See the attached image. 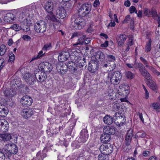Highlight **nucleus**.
<instances>
[{
	"label": "nucleus",
	"mask_w": 160,
	"mask_h": 160,
	"mask_svg": "<svg viewBox=\"0 0 160 160\" xmlns=\"http://www.w3.org/2000/svg\"><path fill=\"white\" fill-rule=\"evenodd\" d=\"M126 88H128V87L124 84H121L119 86V88L120 89V91L124 93L125 95L124 96H127L129 92L128 89H127Z\"/></svg>",
	"instance_id": "nucleus-35"
},
{
	"label": "nucleus",
	"mask_w": 160,
	"mask_h": 160,
	"mask_svg": "<svg viewBox=\"0 0 160 160\" xmlns=\"http://www.w3.org/2000/svg\"><path fill=\"white\" fill-rule=\"evenodd\" d=\"M51 48V43H49L46 44L43 47L42 50L43 51H47V50H49L50 48Z\"/></svg>",
	"instance_id": "nucleus-50"
},
{
	"label": "nucleus",
	"mask_w": 160,
	"mask_h": 160,
	"mask_svg": "<svg viewBox=\"0 0 160 160\" xmlns=\"http://www.w3.org/2000/svg\"><path fill=\"white\" fill-rule=\"evenodd\" d=\"M46 26L47 24L45 22L41 20L35 24L34 30L38 33H43L46 30Z\"/></svg>",
	"instance_id": "nucleus-5"
},
{
	"label": "nucleus",
	"mask_w": 160,
	"mask_h": 160,
	"mask_svg": "<svg viewBox=\"0 0 160 160\" xmlns=\"http://www.w3.org/2000/svg\"><path fill=\"white\" fill-rule=\"evenodd\" d=\"M131 20L130 16L129 15H127L126 16L125 19L123 21L124 23H127L128 22V21H130Z\"/></svg>",
	"instance_id": "nucleus-55"
},
{
	"label": "nucleus",
	"mask_w": 160,
	"mask_h": 160,
	"mask_svg": "<svg viewBox=\"0 0 160 160\" xmlns=\"http://www.w3.org/2000/svg\"><path fill=\"white\" fill-rule=\"evenodd\" d=\"M30 11L28 8H25L21 10L18 17V21L21 23H23L27 26L31 24L30 21L28 18L29 16Z\"/></svg>",
	"instance_id": "nucleus-2"
},
{
	"label": "nucleus",
	"mask_w": 160,
	"mask_h": 160,
	"mask_svg": "<svg viewBox=\"0 0 160 160\" xmlns=\"http://www.w3.org/2000/svg\"><path fill=\"white\" fill-rule=\"evenodd\" d=\"M4 61V59H0V72H1V70L2 68L4 66L3 64Z\"/></svg>",
	"instance_id": "nucleus-62"
},
{
	"label": "nucleus",
	"mask_w": 160,
	"mask_h": 160,
	"mask_svg": "<svg viewBox=\"0 0 160 160\" xmlns=\"http://www.w3.org/2000/svg\"><path fill=\"white\" fill-rule=\"evenodd\" d=\"M6 149L3 148L1 150V153H0V160H4L5 156H6Z\"/></svg>",
	"instance_id": "nucleus-40"
},
{
	"label": "nucleus",
	"mask_w": 160,
	"mask_h": 160,
	"mask_svg": "<svg viewBox=\"0 0 160 160\" xmlns=\"http://www.w3.org/2000/svg\"><path fill=\"white\" fill-rule=\"evenodd\" d=\"M21 113L24 118L28 119L33 114L34 111L31 108H29L22 110Z\"/></svg>",
	"instance_id": "nucleus-20"
},
{
	"label": "nucleus",
	"mask_w": 160,
	"mask_h": 160,
	"mask_svg": "<svg viewBox=\"0 0 160 160\" xmlns=\"http://www.w3.org/2000/svg\"><path fill=\"white\" fill-rule=\"evenodd\" d=\"M113 118L109 115H106L103 118V121L107 124H111L113 122Z\"/></svg>",
	"instance_id": "nucleus-34"
},
{
	"label": "nucleus",
	"mask_w": 160,
	"mask_h": 160,
	"mask_svg": "<svg viewBox=\"0 0 160 160\" xmlns=\"http://www.w3.org/2000/svg\"><path fill=\"white\" fill-rule=\"evenodd\" d=\"M91 42V40L90 38H86L84 40V44L86 45L88 44Z\"/></svg>",
	"instance_id": "nucleus-64"
},
{
	"label": "nucleus",
	"mask_w": 160,
	"mask_h": 160,
	"mask_svg": "<svg viewBox=\"0 0 160 160\" xmlns=\"http://www.w3.org/2000/svg\"><path fill=\"white\" fill-rule=\"evenodd\" d=\"M113 108L115 110L118 111L120 109L121 106L119 103H116L114 104L113 106Z\"/></svg>",
	"instance_id": "nucleus-54"
},
{
	"label": "nucleus",
	"mask_w": 160,
	"mask_h": 160,
	"mask_svg": "<svg viewBox=\"0 0 160 160\" xmlns=\"http://www.w3.org/2000/svg\"><path fill=\"white\" fill-rule=\"evenodd\" d=\"M34 75L35 79L37 81L40 82H44L47 78L46 73L40 70L35 71Z\"/></svg>",
	"instance_id": "nucleus-9"
},
{
	"label": "nucleus",
	"mask_w": 160,
	"mask_h": 160,
	"mask_svg": "<svg viewBox=\"0 0 160 160\" xmlns=\"http://www.w3.org/2000/svg\"><path fill=\"white\" fill-rule=\"evenodd\" d=\"M67 66L68 68L72 73L75 72L77 70V64L72 61H69L68 63Z\"/></svg>",
	"instance_id": "nucleus-25"
},
{
	"label": "nucleus",
	"mask_w": 160,
	"mask_h": 160,
	"mask_svg": "<svg viewBox=\"0 0 160 160\" xmlns=\"http://www.w3.org/2000/svg\"><path fill=\"white\" fill-rule=\"evenodd\" d=\"M103 132L106 134L110 135H113L115 132V129L109 126L104 128L103 129Z\"/></svg>",
	"instance_id": "nucleus-27"
},
{
	"label": "nucleus",
	"mask_w": 160,
	"mask_h": 160,
	"mask_svg": "<svg viewBox=\"0 0 160 160\" xmlns=\"http://www.w3.org/2000/svg\"><path fill=\"white\" fill-rule=\"evenodd\" d=\"M6 147L8 148L7 149H6L7 151L6 156L8 157H10L12 154H16L18 151V148L15 144H8L6 145Z\"/></svg>",
	"instance_id": "nucleus-4"
},
{
	"label": "nucleus",
	"mask_w": 160,
	"mask_h": 160,
	"mask_svg": "<svg viewBox=\"0 0 160 160\" xmlns=\"http://www.w3.org/2000/svg\"><path fill=\"white\" fill-rule=\"evenodd\" d=\"M20 101L22 105L25 107L30 106L33 102L32 98L28 96H23L21 98Z\"/></svg>",
	"instance_id": "nucleus-14"
},
{
	"label": "nucleus",
	"mask_w": 160,
	"mask_h": 160,
	"mask_svg": "<svg viewBox=\"0 0 160 160\" xmlns=\"http://www.w3.org/2000/svg\"><path fill=\"white\" fill-rule=\"evenodd\" d=\"M8 122L4 119H0V131L6 132L8 129Z\"/></svg>",
	"instance_id": "nucleus-22"
},
{
	"label": "nucleus",
	"mask_w": 160,
	"mask_h": 160,
	"mask_svg": "<svg viewBox=\"0 0 160 160\" xmlns=\"http://www.w3.org/2000/svg\"><path fill=\"white\" fill-rule=\"evenodd\" d=\"M8 113L7 110L3 108L0 107V116L5 117Z\"/></svg>",
	"instance_id": "nucleus-42"
},
{
	"label": "nucleus",
	"mask_w": 160,
	"mask_h": 160,
	"mask_svg": "<svg viewBox=\"0 0 160 160\" xmlns=\"http://www.w3.org/2000/svg\"><path fill=\"white\" fill-rule=\"evenodd\" d=\"M69 53L67 51L63 50L59 53L58 59L60 62H63L69 57Z\"/></svg>",
	"instance_id": "nucleus-19"
},
{
	"label": "nucleus",
	"mask_w": 160,
	"mask_h": 160,
	"mask_svg": "<svg viewBox=\"0 0 160 160\" xmlns=\"http://www.w3.org/2000/svg\"><path fill=\"white\" fill-rule=\"evenodd\" d=\"M141 70H142L141 74L144 78L147 79V81L152 79V77L150 74L145 68L144 66L141 64Z\"/></svg>",
	"instance_id": "nucleus-23"
},
{
	"label": "nucleus",
	"mask_w": 160,
	"mask_h": 160,
	"mask_svg": "<svg viewBox=\"0 0 160 160\" xmlns=\"http://www.w3.org/2000/svg\"><path fill=\"white\" fill-rule=\"evenodd\" d=\"M151 106L153 109L156 110L157 111L160 109V103L159 102L152 103V104Z\"/></svg>",
	"instance_id": "nucleus-44"
},
{
	"label": "nucleus",
	"mask_w": 160,
	"mask_h": 160,
	"mask_svg": "<svg viewBox=\"0 0 160 160\" xmlns=\"http://www.w3.org/2000/svg\"><path fill=\"white\" fill-rule=\"evenodd\" d=\"M91 10L90 5L86 3L82 5L78 11L79 15L84 17L89 14Z\"/></svg>",
	"instance_id": "nucleus-6"
},
{
	"label": "nucleus",
	"mask_w": 160,
	"mask_h": 160,
	"mask_svg": "<svg viewBox=\"0 0 160 160\" xmlns=\"http://www.w3.org/2000/svg\"><path fill=\"white\" fill-rule=\"evenodd\" d=\"M132 129L128 130L125 139L124 143L125 146L123 148V151L126 152H128L130 150L131 147L130 144L131 142L132 138Z\"/></svg>",
	"instance_id": "nucleus-3"
},
{
	"label": "nucleus",
	"mask_w": 160,
	"mask_h": 160,
	"mask_svg": "<svg viewBox=\"0 0 160 160\" xmlns=\"http://www.w3.org/2000/svg\"><path fill=\"white\" fill-rule=\"evenodd\" d=\"M143 12L145 15L148 17L152 16L153 18H155L158 16L157 12L155 9L152 8L150 11L147 8H145Z\"/></svg>",
	"instance_id": "nucleus-21"
},
{
	"label": "nucleus",
	"mask_w": 160,
	"mask_h": 160,
	"mask_svg": "<svg viewBox=\"0 0 160 160\" xmlns=\"http://www.w3.org/2000/svg\"><path fill=\"white\" fill-rule=\"evenodd\" d=\"M142 86L145 92V99H147L149 97V92L144 85H142Z\"/></svg>",
	"instance_id": "nucleus-51"
},
{
	"label": "nucleus",
	"mask_w": 160,
	"mask_h": 160,
	"mask_svg": "<svg viewBox=\"0 0 160 160\" xmlns=\"http://www.w3.org/2000/svg\"><path fill=\"white\" fill-rule=\"evenodd\" d=\"M113 118L114 120L117 121V123H118L119 126L123 125L125 122V117L122 113L116 112Z\"/></svg>",
	"instance_id": "nucleus-11"
},
{
	"label": "nucleus",
	"mask_w": 160,
	"mask_h": 160,
	"mask_svg": "<svg viewBox=\"0 0 160 160\" xmlns=\"http://www.w3.org/2000/svg\"><path fill=\"white\" fill-rule=\"evenodd\" d=\"M99 4L100 2L99 0H95L94 2L93 6L94 7H96Z\"/></svg>",
	"instance_id": "nucleus-63"
},
{
	"label": "nucleus",
	"mask_w": 160,
	"mask_h": 160,
	"mask_svg": "<svg viewBox=\"0 0 160 160\" xmlns=\"http://www.w3.org/2000/svg\"><path fill=\"white\" fill-rule=\"evenodd\" d=\"M78 143V141H74L72 143L71 146L74 149L78 148L80 146V145Z\"/></svg>",
	"instance_id": "nucleus-49"
},
{
	"label": "nucleus",
	"mask_w": 160,
	"mask_h": 160,
	"mask_svg": "<svg viewBox=\"0 0 160 160\" xmlns=\"http://www.w3.org/2000/svg\"><path fill=\"white\" fill-rule=\"evenodd\" d=\"M141 61H142L146 67H148V63L147 61L143 58L141 57Z\"/></svg>",
	"instance_id": "nucleus-56"
},
{
	"label": "nucleus",
	"mask_w": 160,
	"mask_h": 160,
	"mask_svg": "<svg viewBox=\"0 0 160 160\" xmlns=\"http://www.w3.org/2000/svg\"><path fill=\"white\" fill-rule=\"evenodd\" d=\"M122 77L121 74L119 71L110 72L108 74L107 79L111 84L116 85L119 83Z\"/></svg>",
	"instance_id": "nucleus-1"
},
{
	"label": "nucleus",
	"mask_w": 160,
	"mask_h": 160,
	"mask_svg": "<svg viewBox=\"0 0 160 160\" xmlns=\"http://www.w3.org/2000/svg\"><path fill=\"white\" fill-rule=\"evenodd\" d=\"M6 50V47L5 45L2 44L0 46V55H3L5 53Z\"/></svg>",
	"instance_id": "nucleus-41"
},
{
	"label": "nucleus",
	"mask_w": 160,
	"mask_h": 160,
	"mask_svg": "<svg viewBox=\"0 0 160 160\" xmlns=\"http://www.w3.org/2000/svg\"><path fill=\"white\" fill-rule=\"evenodd\" d=\"M38 68L39 70L45 72H50L52 70V64L48 62H43L39 64Z\"/></svg>",
	"instance_id": "nucleus-10"
},
{
	"label": "nucleus",
	"mask_w": 160,
	"mask_h": 160,
	"mask_svg": "<svg viewBox=\"0 0 160 160\" xmlns=\"http://www.w3.org/2000/svg\"><path fill=\"white\" fill-rule=\"evenodd\" d=\"M56 17L59 19H62L66 16V12L64 7H59L56 10Z\"/></svg>",
	"instance_id": "nucleus-17"
},
{
	"label": "nucleus",
	"mask_w": 160,
	"mask_h": 160,
	"mask_svg": "<svg viewBox=\"0 0 160 160\" xmlns=\"http://www.w3.org/2000/svg\"><path fill=\"white\" fill-rule=\"evenodd\" d=\"M64 8L65 9L66 12L67 10L69 11L70 10H71L72 9L71 5L70 3H67L66 5H65L64 7Z\"/></svg>",
	"instance_id": "nucleus-52"
},
{
	"label": "nucleus",
	"mask_w": 160,
	"mask_h": 160,
	"mask_svg": "<svg viewBox=\"0 0 160 160\" xmlns=\"http://www.w3.org/2000/svg\"><path fill=\"white\" fill-rule=\"evenodd\" d=\"M15 16L12 13H8L6 14L4 18L5 22L8 23L12 22L14 20Z\"/></svg>",
	"instance_id": "nucleus-24"
},
{
	"label": "nucleus",
	"mask_w": 160,
	"mask_h": 160,
	"mask_svg": "<svg viewBox=\"0 0 160 160\" xmlns=\"http://www.w3.org/2000/svg\"><path fill=\"white\" fill-rule=\"evenodd\" d=\"M133 38L130 37L127 40L126 44L123 46L122 48L126 51L129 52V50L133 49Z\"/></svg>",
	"instance_id": "nucleus-18"
},
{
	"label": "nucleus",
	"mask_w": 160,
	"mask_h": 160,
	"mask_svg": "<svg viewBox=\"0 0 160 160\" xmlns=\"http://www.w3.org/2000/svg\"><path fill=\"white\" fill-rule=\"evenodd\" d=\"M128 52L124 50V49L122 48V50L121 52V54L123 57H125L128 55Z\"/></svg>",
	"instance_id": "nucleus-57"
},
{
	"label": "nucleus",
	"mask_w": 160,
	"mask_h": 160,
	"mask_svg": "<svg viewBox=\"0 0 160 160\" xmlns=\"http://www.w3.org/2000/svg\"><path fill=\"white\" fill-rule=\"evenodd\" d=\"M99 68V62L96 60L91 61L88 67L89 71L92 73L96 72Z\"/></svg>",
	"instance_id": "nucleus-12"
},
{
	"label": "nucleus",
	"mask_w": 160,
	"mask_h": 160,
	"mask_svg": "<svg viewBox=\"0 0 160 160\" xmlns=\"http://www.w3.org/2000/svg\"><path fill=\"white\" fill-rule=\"evenodd\" d=\"M48 13L49 14L45 17V20L48 22H57V19L55 18L52 12Z\"/></svg>",
	"instance_id": "nucleus-28"
},
{
	"label": "nucleus",
	"mask_w": 160,
	"mask_h": 160,
	"mask_svg": "<svg viewBox=\"0 0 160 160\" xmlns=\"http://www.w3.org/2000/svg\"><path fill=\"white\" fill-rule=\"evenodd\" d=\"M100 138L103 144L108 143V142L110 141L111 139V136L104 133L102 134Z\"/></svg>",
	"instance_id": "nucleus-29"
},
{
	"label": "nucleus",
	"mask_w": 160,
	"mask_h": 160,
	"mask_svg": "<svg viewBox=\"0 0 160 160\" xmlns=\"http://www.w3.org/2000/svg\"><path fill=\"white\" fill-rule=\"evenodd\" d=\"M95 56L96 59H99L101 61H103L105 58V55L103 52L99 51L96 52Z\"/></svg>",
	"instance_id": "nucleus-36"
},
{
	"label": "nucleus",
	"mask_w": 160,
	"mask_h": 160,
	"mask_svg": "<svg viewBox=\"0 0 160 160\" xmlns=\"http://www.w3.org/2000/svg\"><path fill=\"white\" fill-rule=\"evenodd\" d=\"M106 56L109 62H114L116 59L115 56L112 55L107 54Z\"/></svg>",
	"instance_id": "nucleus-46"
},
{
	"label": "nucleus",
	"mask_w": 160,
	"mask_h": 160,
	"mask_svg": "<svg viewBox=\"0 0 160 160\" xmlns=\"http://www.w3.org/2000/svg\"><path fill=\"white\" fill-rule=\"evenodd\" d=\"M86 24V21L83 17L79 16L75 20L73 26L76 29H80L85 25Z\"/></svg>",
	"instance_id": "nucleus-8"
},
{
	"label": "nucleus",
	"mask_w": 160,
	"mask_h": 160,
	"mask_svg": "<svg viewBox=\"0 0 160 160\" xmlns=\"http://www.w3.org/2000/svg\"><path fill=\"white\" fill-rule=\"evenodd\" d=\"M44 7L47 12H52L54 8L53 3L51 1H48L44 5Z\"/></svg>",
	"instance_id": "nucleus-26"
},
{
	"label": "nucleus",
	"mask_w": 160,
	"mask_h": 160,
	"mask_svg": "<svg viewBox=\"0 0 160 160\" xmlns=\"http://www.w3.org/2000/svg\"><path fill=\"white\" fill-rule=\"evenodd\" d=\"M41 152V154L40 155V158L41 159H43V158L46 157V154L44 150H43L42 151H40Z\"/></svg>",
	"instance_id": "nucleus-58"
},
{
	"label": "nucleus",
	"mask_w": 160,
	"mask_h": 160,
	"mask_svg": "<svg viewBox=\"0 0 160 160\" xmlns=\"http://www.w3.org/2000/svg\"><path fill=\"white\" fill-rule=\"evenodd\" d=\"M77 62L78 63V66L80 68L84 66H85V67L87 66L86 64V62L85 59L83 57H78V58L77 59Z\"/></svg>",
	"instance_id": "nucleus-33"
},
{
	"label": "nucleus",
	"mask_w": 160,
	"mask_h": 160,
	"mask_svg": "<svg viewBox=\"0 0 160 160\" xmlns=\"http://www.w3.org/2000/svg\"><path fill=\"white\" fill-rule=\"evenodd\" d=\"M24 78L27 83L29 85H33L34 84V82L36 81L34 75H33L29 72L25 74Z\"/></svg>",
	"instance_id": "nucleus-16"
},
{
	"label": "nucleus",
	"mask_w": 160,
	"mask_h": 160,
	"mask_svg": "<svg viewBox=\"0 0 160 160\" xmlns=\"http://www.w3.org/2000/svg\"><path fill=\"white\" fill-rule=\"evenodd\" d=\"M109 64V66H110L112 68V69H114L116 66L114 62H110V63L109 62V64Z\"/></svg>",
	"instance_id": "nucleus-59"
},
{
	"label": "nucleus",
	"mask_w": 160,
	"mask_h": 160,
	"mask_svg": "<svg viewBox=\"0 0 160 160\" xmlns=\"http://www.w3.org/2000/svg\"><path fill=\"white\" fill-rule=\"evenodd\" d=\"M148 85L150 87L151 89L154 91L157 92L158 88L155 82H153L152 79L147 81Z\"/></svg>",
	"instance_id": "nucleus-32"
},
{
	"label": "nucleus",
	"mask_w": 160,
	"mask_h": 160,
	"mask_svg": "<svg viewBox=\"0 0 160 160\" xmlns=\"http://www.w3.org/2000/svg\"><path fill=\"white\" fill-rule=\"evenodd\" d=\"M152 41L151 38H149L147 41L146 46L145 47V51L146 52H149L151 49V43Z\"/></svg>",
	"instance_id": "nucleus-37"
},
{
	"label": "nucleus",
	"mask_w": 160,
	"mask_h": 160,
	"mask_svg": "<svg viewBox=\"0 0 160 160\" xmlns=\"http://www.w3.org/2000/svg\"><path fill=\"white\" fill-rule=\"evenodd\" d=\"M127 39V36L125 35L120 34L118 36L117 38V40L118 42V44L119 46H122L124 43Z\"/></svg>",
	"instance_id": "nucleus-30"
},
{
	"label": "nucleus",
	"mask_w": 160,
	"mask_h": 160,
	"mask_svg": "<svg viewBox=\"0 0 160 160\" xmlns=\"http://www.w3.org/2000/svg\"><path fill=\"white\" fill-rule=\"evenodd\" d=\"M109 64V66H110L112 68V69H114L116 66L114 62H110V63L109 62V64Z\"/></svg>",
	"instance_id": "nucleus-60"
},
{
	"label": "nucleus",
	"mask_w": 160,
	"mask_h": 160,
	"mask_svg": "<svg viewBox=\"0 0 160 160\" xmlns=\"http://www.w3.org/2000/svg\"><path fill=\"white\" fill-rule=\"evenodd\" d=\"M126 75L127 77L130 79L133 78V74L130 71H128L126 72Z\"/></svg>",
	"instance_id": "nucleus-53"
},
{
	"label": "nucleus",
	"mask_w": 160,
	"mask_h": 160,
	"mask_svg": "<svg viewBox=\"0 0 160 160\" xmlns=\"http://www.w3.org/2000/svg\"><path fill=\"white\" fill-rule=\"evenodd\" d=\"M129 12L131 13H133L135 12V13H137L138 17H140V10H139L137 13V11L136 10V8L134 6H132L129 8Z\"/></svg>",
	"instance_id": "nucleus-39"
},
{
	"label": "nucleus",
	"mask_w": 160,
	"mask_h": 160,
	"mask_svg": "<svg viewBox=\"0 0 160 160\" xmlns=\"http://www.w3.org/2000/svg\"><path fill=\"white\" fill-rule=\"evenodd\" d=\"M9 56L8 62L12 63L14 60L15 56L12 52H11L9 53Z\"/></svg>",
	"instance_id": "nucleus-47"
},
{
	"label": "nucleus",
	"mask_w": 160,
	"mask_h": 160,
	"mask_svg": "<svg viewBox=\"0 0 160 160\" xmlns=\"http://www.w3.org/2000/svg\"><path fill=\"white\" fill-rule=\"evenodd\" d=\"M98 160H108V156L105 153L100 154L98 156Z\"/></svg>",
	"instance_id": "nucleus-38"
},
{
	"label": "nucleus",
	"mask_w": 160,
	"mask_h": 160,
	"mask_svg": "<svg viewBox=\"0 0 160 160\" xmlns=\"http://www.w3.org/2000/svg\"><path fill=\"white\" fill-rule=\"evenodd\" d=\"M133 68H138L139 69V70H140L139 68V67L140 66V63L138 62H137L136 60H135L134 64H133Z\"/></svg>",
	"instance_id": "nucleus-61"
},
{
	"label": "nucleus",
	"mask_w": 160,
	"mask_h": 160,
	"mask_svg": "<svg viewBox=\"0 0 160 160\" xmlns=\"http://www.w3.org/2000/svg\"><path fill=\"white\" fill-rule=\"evenodd\" d=\"M82 35V33L81 32H75L73 33L72 35L71 39L75 37H78Z\"/></svg>",
	"instance_id": "nucleus-48"
},
{
	"label": "nucleus",
	"mask_w": 160,
	"mask_h": 160,
	"mask_svg": "<svg viewBox=\"0 0 160 160\" xmlns=\"http://www.w3.org/2000/svg\"><path fill=\"white\" fill-rule=\"evenodd\" d=\"M99 150L101 153L106 154L107 155L111 153L113 150V147L110 143L102 144L100 147Z\"/></svg>",
	"instance_id": "nucleus-7"
},
{
	"label": "nucleus",
	"mask_w": 160,
	"mask_h": 160,
	"mask_svg": "<svg viewBox=\"0 0 160 160\" xmlns=\"http://www.w3.org/2000/svg\"><path fill=\"white\" fill-rule=\"evenodd\" d=\"M56 68L58 72L62 75L65 74L68 69L67 65L64 62H60L57 65Z\"/></svg>",
	"instance_id": "nucleus-13"
},
{
	"label": "nucleus",
	"mask_w": 160,
	"mask_h": 160,
	"mask_svg": "<svg viewBox=\"0 0 160 160\" xmlns=\"http://www.w3.org/2000/svg\"><path fill=\"white\" fill-rule=\"evenodd\" d=\"M82 37H80L78 40V42L77 43L74 44L73 46L74 48L78 47L80 48L78 45H83L84 44V40L86 38V36L85 35H82Z\"/></svg>",
	"instance_id": "nucleus-31"
},
{
	"label": "nucleus",
	"mask_w": 160,
	"mask_h": 160,
	"mask_svg": "<svg viewBox=\"0 0 160 160\" xmlns=\"http://www.w3.org/2000/svg\"><path fill=\"white\" fill-rule=\"evenodd\" d=\"M88 137L87 130L86 129L82 130L80 133V136L78 139V142L80 143L85 142L88 139Z\"/></svg>",
	"instance_id": "nucleus-15"
},
{
	"label": "nucleus",
	"mask_w": 160,
	"mask_h": 160,
	"mask_svg": "<svg viewBox=\"0 0 160 160\" xmlns=\"http://www.w3.org/2000/svg\"><path fill=\"white\" fill-rule=\"evenodd\" d=\"M11 28H12L13 30L16 31H18L22 29L21 26H19L18 24H13L11 27Z\"/></svg>",
	"instance_id": "nucleus-45"
},
{
	"label": "nucleus",
	"mask_w": 160,
	"mask_h": 160,
	"mask_svg": "<svg viewBox=\"0 0 160 160\" xmlns=\"http://www.w3.org/2000/svg\"><path fill=\"white\" fill-rule=\"evenodd\" d=\"M2 138L4 140L6 141L10 140L12 138L11 134L9 133H5L2 135Z\"/></svg>",
	"instance_id": "nucleus-43"
}]
</instances>
